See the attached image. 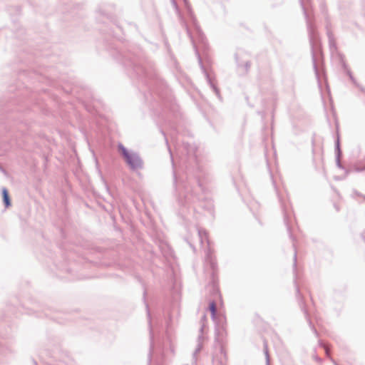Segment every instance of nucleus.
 Wrapping results in <instances>:
<instances>
[{
  "mask_svg": "<svg viewBox=\"0 0 365 365\" xmlns=\"http://www.w3.org/2000/svg\"><path fill=\"white\" fill-rule=\"evenodd\" d=\"M118 148L127 163L132 169H138L141 168L142 161L137 155L134 153H130L122 145H120Z\"/></svg>",
  "mask_w": 365,
  "mask_h": 365,
  "instance_id": "f257e3e1",
  "label": "nucleus"
},
{
  "mask_svg": "<svg viewBox=\"0 0 365 365\" xmlns=\"http://www.w3.org/2000/svg\"><path fill=\"white\" fill-rule=\"evenodd\" d=\"M3 200L5 203L6 207H9L11 205L10 199L9 196V192L6 188H4L2 190Z\"/></svg>",
  "mask_w": 365,
  "mask_h": 365,
  "instance_id": "f03ea898",
  "label": "nucleus"
},
{
  "mask_svg": "<svg viewBox=\"0 0 365 365\" xmlns=\"http://www.w3.org/2000/svg\"><path fill=\"white\" fill-rule=\"evenodd\" d=\"M210 310L212 314V316H215V313H216V306H215V304L214 302H211L210 304Z\"/></svg>",
  "mask_w": 365,
  "mask_h": 365,
  "instance_id": "7ed1b4c3",
  "label": "nucleus"
}]
</instances>
